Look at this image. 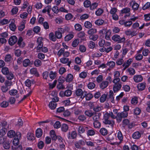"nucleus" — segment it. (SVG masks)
Instances as JSON below:
<instances>
[{
    "label": "nucleus",
    "mask_w": 150,
    "mask_h": 150,
    "mask_svg": "<svg viewBox=\"0 0 150 150\" xmlns=\"http://www.w3.org/2000/svg\"><path fill=\"white\" fill-rule=\"evenodd\" d=\"M99 33L101 35H105V38L107 40H110V36L111 33V31L110 30L103 29L99 32Z\"/></svg>",
    "instance_id": "1"
},
{
    "label": "nucleus",
    "mask_w": 150,
    "mask_h": 150,
    "mask_svg": "<svg viewBox=\"0 0 150 150\" xmlns=\"http://www.w3.org/2000/svg\"><path fill=\"white\" fill-rule=\"evenodd\" d=\"M128 115L127 112H118L117 114L116 119L118 122L121 121L122 118L127 117Z\"/></svg>",
    "instance_id": "2"
},
{
    "label": "nucleus",
    "mask_w": 150,
    "mask_h": 150,
    "mask_svg": "<svg viewBox=\"0 0 150 150\" xmlns=\"http://www.w3.org/2000/svg\"><path fill=\"white\" fill-rule=\"evenodd\" d=\"M117 9L115 7L111 8L110 11V13L112 15V18L115 21H117L119 17L116 14Z\"/></svg>",
    "instance_id": "3"
},
{
    "label": "nucleus",
    "mask_w": 150,
    "mask_h": 150,
    "mask_svg": "<svg viewBox=\"0 0 150 150\" xmlns=\"http://www.w3.org/2000/svg\"><path fill=\"white\" fill-rule=\"evenodd\" d=\"M112 39L114 41L117 42L119 43L124 42L125 40L124 37L121 38L120 35L117 34L112 36Z\"/></svg>",
    "instance_id": "4"
},
{
    "label": "nucleus",
    "mask_w": 150,
    "mask_h": 150,
    "mask_svg": "<svg viewBox=\"0 0 150 150\" xmlns=\"http://www.w3.org/2000/svg\"><path fill=\"white\" fill-rule=\"evenodd\" d=\"M1 129L0 132V134L1 135H4L5 134L6 129L8 127L7 122L5 121H3L1 122Z\"/></svg>",
    "instance_id": "5"
},
{
    "label": "nucleus",
    "mask_w": 150,
    "mask_h": 150,
    "mask_svg": "<svg viewBox=\"0 0 150 150\" xmlns=\"http://www.w3.org/2000/svg\"><path fill=\"white\" fill-rule=\"evenodd\" d=\"M16 136L17 138H15L13 140V143L14 145H18L19 143V139L21 137V134L20 132H17L16 134Z\"/></svg>",
    "instance_id": "6"
},
{
    "label": "nucleus",
    "mask_w": 150,
    "mask_h": 150,
    "mask_svg": "<svg viewBox=\"0 0 150 150\" xmlns=\"http://www.w3.org/2000/svg\"><path fill=\"white\" fill-rule=\"evenodd\" d=\"M51 9V6H50L48 5L46 6L42 10V12L43 13H45L47 12V13L49 16L51 18H52V16L50 14V11Z\"/></svg>",
    "instance_id": "7"
},
{
    "label": "nucleus",
    "mask_w": 150,
    "mask_h": 150,
    "mask_svg": "<svg viewBox=\"0 0 150 150\" xmlns=\"http://www.w3.org/2000/svg\"><path fill=\"white\" fill-rule=\"evenodd\" d=\"M129 4L132 6V9L134 11L137 10L139 6V4L137 3L135 1H130L129 3Z\"/></svg>",
    "instance_id": "8"
},
{
    "label": "nucleus",
    "mask_w": 150,
    "mask_h": 150,
    "mask_svg": "<svg viewBox=\"0 0 150 150\" xmlns=\"http://www.w3.org/2000/svg\"><path fill=\"white\" fill-rule=\"evenodd\" d=\"M17 38L15 36H11L9 39L8 43L10 45H14L17 41Z\"/></svg>",
    "instance_id": "9"
},
{
    "label": "nucleus",
    "mask_w": 150,
    "mask_h": 150,
    "mask_svg": "<svg viewBox=\"0 0 150 150\" xmlns=\"http://www.w3.org/2000/svg\"><path fill=\"white\" fill-rule=\"evenodd\" d=\"M85 142L82 140H80L74 143L75 147L77 149H80L81 146L85 145Z\"/></svg>",
    "instance_id": "10"
},
{
    "label": "nucleus",
    "mask_w": 150,
    "mask_h": 150,
    "mask_svg": "<svg viewBox=\"0 0 150 150\" xmlns=\"http://www.w3.org/2000/svg\"><path fill=\"white\" fill-rule=\"evenodd\" d=\"M133 79L135 82L138 83L143 80V77L140 75H136L133 76Z\"/></svg>",
    "instance_id": "11"
},
{
    "label": "nucleus",
    "mask_w": 150,
    "mask_h": 150,
    "mask_svg": "<svg viewBox=\"0 0 150 150\" xmlns=\"http://www.w3.org/2000/svg\"><path fill=\"white\" fill-rule=\"evenodd\" d=\"M26 21H22L19 24L18 26V30L19 31H22L24 30L25 28Z\"/></svg>",
    "instance_id": "12"
},
{
    "label": "nucleus",
    "mask_w": 150,
    "mask_h": 150,
    "mask_svg": "<svg viewBox=\"0 0 150 150\" xmlns=\"http://www.w3.org/2000/svg\"><path fill=\"white\" fill-rule=\"evenodd\" d=\"M76 95L78 97H80L82 99L84 98V92L81 89H79L76 90L75 92Z\"/></svg>",
    "instance_id": "13"
},
{
    "label": "nucleus",
    "mask_w": 150,
    "mask_h": 150,
    "mask_svg": "<svg viewBox=\"0 0 150 150\" xmlns=\"http://www.w3.org/2000/svg\"><path fill=\"white\" fill-rule=\"evenodd\" d=\"M77 136V133L76 131H73L71 132H69L68 135V139H74Z\"/></svg>",
    "instance_id": "14"
},
{
    "label": "nucleus",
    "mask_w": 150,
    "mask_h": 150,
    "mask_svg": "<svg viewBox=\"0 0 150 150\" xmlns=\"http://www.w3.org/2000/svg\"><path fill=\"white\" fill-rule=\"evenodd\" d=\"M88 129L87 126H80L79 127L78 130L79 133L80 134L83 133L86 129Z\"/></svg>",
    "instance_id": "15"
},
{
    "label": "nucleus",
    "mask_w": 150,
    "mask_h": 150,
    "mask_svg": "<svg viewBox=\"0 0 150 150\" xmlns=\"http://www.w3.org/2000/svg\"><path fill=\"white\" fill-rule=\"evenodd\" d=\"M15 20L14 19H12L11 23L9 25V27L10 29L12 31H14L15 30L16 26L14 23Z\"/></svg>",
    "instance_id": "16"
},
{
    "label": "nucleus",
    "mask_w": 150,
    "mask_h": 150,
    "mask_svg": "<svg viewBox=\"0 0 150 150\" xmlns=\"http://www.w3.org/2000/svg\"><path fill=\"white\" fill-rule=\"evenodd\" d=\"M42 40L43 39L41 37H39L38 38L37 42L38 44L37 47L38 49H40L42 47L43 45L42 42Z\"/></svg>",
    "instance_id": "17"
},
{
    "label": "nucleus",
    "mask_w": 150,
    "mask_h": 150,
    "mask_svg": "<svg viewBox=\"0 0 150 150\" xmlns=\"http://www.w3.org/2000/svg\"><path fill=\"white\" fill-rule=\"evenodd\" d=\"M122 87V85L120 83L117 84H114L113 88V90L114 92L118 91L120 90Z\"/></svg>",
    "instance_id": "18"
},
{
    "label": "nucleus",
    "mask_w": 150,
    "mask_h": 150,
    "mask_svg": "<svg viewBox=\"0 0 150 150\" xmlns=\"http://www.w3.org/2000/svg\"><path fill=\"white\" fill-rule=\"evenodd\" d=\"M84 97H85L86 100H89L93 97V95L89 93H87L86 91H84Z\"/></svg>",
    "instance_id": "19"
},
{
    "label": "nucleus",
    "mask_w": 150,
    "mask_h": 150,
    "mask_svg": "<svg viewBox=\"0 0 150 150\" xmlns=\"http://www.w3.org/2000/svg\"><path fill=\"white\" fill-rule=\"evenodd\" d=\"M125 33L127 35H131L132 36L136 35L137 34L136 31L134 30H128L125 31Z\"/></svg>",
    "instance_id": "20"
},
{
    "label": "nucleus",
    "mask_w": 150,
    "mask_h": 150,
    "mask_svg": "<svg viewBox=\"0 0 150 150\" xmlns=\"http://www.w3.org/2000/svg\"><path fill=\"white\" fill-rule=\"evenodd\" d=\"M146 85V84L145 83H139L137 85V88L139 90L142 91L145 88Z\"/></svg>",
    "instance_id": "21"
},
{
    "label": "nucleus",
    "mask_w": 150,
    "mask_h": 150,
    "mask_svg": "<svg viewBox=\"0 0 150 150\" xmlns=\"http://www.w3.org/2000/svg\"><path fill=\"white\" fill-rule=\"evenodd\" d=\"M23 38L21 37H20L18 41V44L19 46L21 47H23L25 46L24 42L23 41Z\"/></svg>",
    "instance_id": "22"
},
{
    "label": "nucleus",
    "mask_w": 150,
    "mask_h": 150,
    "mask_svg": "<svg viewBox=\"0 0 150 150\" xmlns=\"http://www.w3.org/2000/svg\"><path fill=\"white\" fill-rule=\"evenodd\" d=\"M42 134V131L40 128H38L36 129L35 132L36 136L37 138H40Z\"/></svg>",
    "instance_id": "23"
},
{
    "label": "nucleus",
    "mask_w": 150,
    "mask_h": 150,
    "mask_svg": "<svg viewBox=\"0 0 150 150\" xmlns=\"http://www.w3.org/2000/svg\"><path fill=\"white\" fill-rule=\"evenodd\" d=\"M50 135L53 140H55L57 139V136L54 130H52L50 131Z\"/></svg>",
    "instance_id": "24"
},
{
    "label": "nucleus",
    "mask_w": 150,
    "mask_h": 150,
    "mask_svg": "<svg viewBox=\"0 0 150 150\" xmlns=\"http://www.w3.org/2000/svg\"><path fill=\"white\" fill-rule=\"evenodd\" d=\"M71 109L72 110V112H74L75 115H78L81 113V110L76 107H73L71 108Z\"/></svg>",
    "instance_id": "25"
},
{
    "label": "nucleus",
    "mask_w": 150,
    "mask_h": 150,
    "mask_svg": "<svg viewBox=\"0 0 150 150\" xmlns=\"http://www.w3.org/2000/svg\"><path fill=\"white\" fill-rule=\"evenodd\" d=\"M49 106L51 109L54 110L56 107L57 104L54 101H52L49 103Z\"/></svg>",
    "instance_id": "26"
},
{
    "label": "nucleus",
    "mask_w": 150,
    "mask_h": 150,
    "mask_svg": "<svg viewBox=\"0 0 150 150\" xmlns=\"http://www.w3.org/2000/svg\"><path fill=\"white\" fill-rule=\"evenodd\" d=\"M133 61V59L132 58L129 59H128L126 63H124L123 66L125 68H126L129 66L130 64Z\"/></svg>",
    "instance_id": "27"
},
{
    "label": "nucleus",
    "mask_w": 150,
    "mask_h": 150,
    "mask_svg": "<svg viewBox=\"0 0 150 150\" xmlns=\"http://www.w3.org/2000/svg\"><path fill=\"white\" fill-rule=\"evenodd\" d=\"M141 136L140 133L138 131L134 132L132 134V137L134 139H138Z\"/></svg>",
    "instance_id": "28"
},
{
    "label": "nucleus",
    "mask_w": 150,
    "mask_h": 150,
    "mask_svg": "<svg viewBox=\"0 0 150 150\" xmlns=\"http://www.w3.org/2000/svg\"><path fill=\"white\" fill-rule=\"evenodd\" d=\"M27 138L28 140L33 141L35 139L34 134L31 133H28L27 134Z\"/></svg>",
    "instance_id": "29"
},
{
    "label": "nucleus",
    "mask_w": 150,
    "mask_h": 150,
    "mask_svg": "<svg viewBox=\"0 0 150 150\" xmlns=\"http://www.w3.org/2000/svg\"><path fill=\"white\" fill-rule=\"evenodd\" d=\"M12 19H8L6 18H4L1 21V25H5L11 21Z\"/></svg>",
    "instance_id": "30"
},
{
    "label": "nucleus",
    "mask_w": 150,
    "mask_h": 150,
    "mask_svg": "<svg viewBox=\"0 0 150 150\" xmlns=\"http://www.w3.org/2000/svg\"><path fill=\"white\" fill-rule=\"evenodd\" d=\"M16 135L15 132L13 130L9 131L7 133L8 136L10 138H12Z\"/></svg>",
    "instance_id": "31"
},
{
    "label": "nucleus",
    "mask_w": 150,
    "mask_h": 150,
    "mask_svg": "<svg viewBox=\"0 0 150 150\" xmlns=\"http://www.w3.org/2000/svg\"><path fill=\"white\" fill-rule=\"evenodd\" d=\"M108 85V82L104 81L100 83V87L101 89H103L106 88Z\"/></svg>",
    "instance_id": "32"
},
{
    "label": "nucleus",
    "mask_w": 150,
    "mask_h": 150,
    "mask_svg": "<svg viewBox=\"0 0 150 150\" xmlns=\"http://www.w3.org/2000/svg\"><path fill=\"white\" fill-rule=\"evenodd\" d=\"M95 131L94 129H90L88 130L86 132V134L88 136H93L95 134Z\"/></svg>",
    "instance_id": "33"
},
{
    "label": "nucleus",
    "mask_w": 150,
    "mask_h": 150,
    "mask_svg": "<svg viewBox=\"0 0 150 150\" xmlns=\"http://www.w3.org/2000/svg\"><path fill=\"white\" fill-rule=\"evenodd\" d=\"M33 80H30L29 79H27L25 81V84L28 87H30L31 86L32 83H33Z\"/></svg>",
    "instance_id": "34"
},
{
    "label": "nucleus",
    "mask_w": 150,
    "mask_h": 150,
    "mask_svg": "<svg viewBox=\"0 0 150 150\" xmlns=\"http://www.w3.org/2000/svg\"><path fill=\"white\" fill-rule=\"evenodd\" d=\"M69 129L68 125L66 124H62L61 126V130L64 132H67Z\"/></svg>",
    "instance_id": "35"
},
{
    "label": "nucleus",
    "mask_w": 150,
    "mask_h": 150,
    "mask_svg": "<svg viewBox=\"0 0 150 150\" xmlns=\"http://www.w3.org/2000/svg\"><path fill=\"white\" fill-rule=\"evenodd\" d=\"M73 78V75L71 74H68L66 78V80L67 82H69L71 81Z\"/></svg>",
    "instance_id": "36"
},
{
    "label": "nucleus",
    "mask_w": 150,
    "mask_h": 150,
    "mask_svg": "<svg viewBox=\"0 0 150 150\" xmlns=\"http://www.w3.org/2000/svg\"><path fill=\"white\" fill-rule=\"evenodd\" d=\"M74 37V35L72 34H69L67 35L64 38V40L66 41H68L70 40Z\"/></svg>",
    "instance_id": "37"
},
{
    "label": "nucleus",
    "mask_w": 150,
    "mask_h": 150,
    "mask_svg": "<svg viewBox=\"0 0 150 150\" xmlns=\"http://www.w3.org/2000/svg\"><path fill=\"white\" fill-rule=\"evenodd\" d=\"M57 73L55 71H51L49 74L50 77L52 80L54 79L56 76Z\"/></svg>",
    "instance_id": "38"
},
{
    "label": "nucleus",
    "mask_w": 150,
    "mask_h": 150,
    "mask_svg": "<svg viewBox=\"0 0 150 150\" xmlns=\"http://www.w3.org/2000/svg\"><path fill=\"white\" fill-rule=\"evenodd\" d=\"M103 122L105 124L109 125L111 127H112L115 124V122L113 120H108L106 121H104Z\"/></svg>",
    "instance_id": "39"
},
{
    "label": "nucleus",
    "mask_w": 150,
    "mask_h": 150,
    "mask_svg": "<svg viewBox=\"0 0 150 150\" xmlns=\"http://www.w3.org/2000/svg\"><path fill=\"white\" fill-rule=\"evenodd\" d=\"M127 71L130 75H133L135 73V70L133 68L130 67L127 69Z\"/></svg>",
    "instance_id": "40"
},
{
    "label": "nucleus",
    "mask_w": 150,
    "mask_h": 150,
    "mask_svg": "<svg viewBox=\"0 0 150 150\" xmlns=\"http://www.w3.org/2000/svg\"><path fill=\"white\" fill-rule=\"evenodd\" d=\"M141 112V109L138 107H136L133 110L134 114L135 115H139Z\"/></svg>",
    "instance_id": "41"
},
{
    "label": "nucleus",
    "mask_w": 150,
    "mask_h": 150,
    "mask_svg": "<svg viewBox=\"0 0 150 150\" xmlns=\"http://www.w3.org/2000/svg\"><path fill=\"white\" fill-rule=\"evenodd\" d=\"M42 64V62L41 60L38 59L35 60L34 62V64L37 67L40 66Z\"/></svg>",
    "instance_id": "42"
},
{
    "label": "nucleus",
    "mask_w": 150,
    "mask_h": 150,
    "mask_svg": "<svg viewBox=\"0 0 150 150\" xmlns=\"http://www.w3.org/2000/svg\"><path fill=\"white\" fill-rule=\"evenodd\" d=\"M97 32V30L95 28H91L89 30L87 31V33L89 35H92Z\"/></svg>",
    "instance_id": "43"
},
{
    "label": "nucleus",
    "mask_w": 150,
    "mask_h": 150,
    "mask_svg": "<svg viewBox=\"0 0 150 150\" xmlns=\"http://www.w3.org/2000/svg\"><path fill=\"white\" fill-rule=\"evenodd\" d=\"M87 74V72L83 71L79 74V77L81 78L84 79L86 77Z\"/></svg>",
    "instance_id": "44"
},
{
    "label": "nucleus",
    "mask_w": 150,
    "mask_h": 150,
    "mask_svg": "<svg viewBox=\"0 0 150 150\" xmlns=\"http://www.w3.org/2000/svg\"><path fill=\"white\" fill-rule=\"evenodd\" d=\"M54 34L52 32H51L49 34V38L51 40L53 41H55L56 40Z\"/></svg>",
    "instance_id": "45"
},
{
    "label": "nucleus",
    "mask_w": 150,
    "mask_h": 150,
    "mask_svg": "<svg viewBox=\"0 0 150 150\" xmlns=\"http://www.w3.org/2000/svg\"><path fill=\"white\" fill-rule=\"evenodd\" d=\"M85 27L87 28H90L92 27V24L89 21H86L84 23Z\"/></svg>",
    "instance_id": "46"
},
{
    "label": "nucleus",
    "mask_w": 150,
    "mask_h": 150,
    "mask_svg": "<svg viewBox=\"0 0 150 150\" xmlns=\"http://www.w3.org/2000/svg\"><path fill=\"white\" fill-rule=\"evenodd\" d=\"M100 132L101 134L103 135H105L107 134L108 133V131L105 128H101L100 130Z\"/></svg>",
    "instance_id": "47"
},
{
    "label": "nucleus",
    "mask_w": 150,
    "mask_h": 150,
    "mask_svg": "<svg viewBox=\"0 0 150 150\" xmlns=\"http://www.w3.org/2000/svg\"><path fill=\"white\" fill-rule=\"evenodd\" d=\"M98 37V36L97 35H90L89 38L90 40L96 41L97 40Z\"/></svg>",
    "instance_id": "48"
},
{
    "label": "nucleus",
    "mask_w": 150,
    "mask_h": 150,
    "mask_svg": "<svg viewBox=\"0 0 150 150\" xmlns=\"http://www.w3.org/2000/svg\"><path fill=\"white\" fill-rule=\"evenodd\" d=\"M1 71L2 73L5 75H6L9 72L8 68L6 67L3 68Z\"/></svg>",
    "instance_id": "49"
},
{
    "label": "nucleus",
    "mask_w": 150,
    "mask_h": 150,
    "mask_svg": "<svg viewBox=\"0 0 150 150\" xmlns=\"http://www.w3.org/2000/svg\"><path fill=\"white\" fill-rule=\"evenodd\" d=\"M106 64L110 68H113L115 65V62L113 61H110L108 62Z\"/></svg>",
    "instance_id": "50"
},
{
    "label": "nucleus",
    "mask_w": 150,
    "mask_h": 150,
    "mask_svg": "<svg viewBox=\"0 0 150 150\" xmlns=\"http://www.w3.org/2000/svg\"><path fill=\"white\" fill-rule=\"evenodd\" d=\"M85 143L86 145L89 146L94 147L95 146V142L92 141H86Z\"/></svg>",
    "instance_id": "51"
},
{
    "label": "nucleus",
    "mask_w": 150,
    "mask_h": 150,
    "mask_svg": "<svg viewBox=\"0 0 150 150\" xmlns=\"http://www.w3.org/2000/svg\"><path fill=\"white\" fill-rule=\"evenodd\" d=\"M30 63V61L28 59H25L23 62V65L24 67H27L29 65Z\"/></svg>",
    "instance_id": "52"
},
{
    "label": "nucleus",
    "mask_w": 150,
    "mask_h": 150,
    "mask_svg": "<svg viewBox=\"0 0 150 150\" xmlns=\"http://www.w3.org/2000/svg\"><path fill=\"white\" fill-rule=\"evenodd\" d=\"M121 80L123 82H127L128 81L129 79L126 75H123L121 77Z\"/></svg>",
    "instance_id": "53"
},
{
    "label": "nucleus",
    "mask_w": 150,
    "mask_h": 150,
    "mask_svg": "<svg viewBox=\"0 0 150 150\" xmlns=\"http://www.w3.org/2000/svg\"><path fill=\"white\" fill-rule=\"evenodd\" d=\"M129 122V120L127 119L124 120L122 122V125L124 127L127 126Z\"/></svg>",
    "instance_id": "54"
},
{
    "label": "nucleus",
    "mask_w": 150,
    "mask_h": 150,
    "mask_svg": "<svg viewBox=\"0 0 150 150\" xmlns=\"http://www.w3.org/2000/svg\"><path fill=\"white\" fill-rule=\"evenodd\" d=\"M85 114L89 117H91L93 115L94 113L91 110H86L85 112Z\"/></svg>",
    "instance_id": "55"
},
{
    "label": "nucleus",
    "mask_w": 150,
    "mask_h": 150,
    "mask_svg": "<svg viewBox=\"0 0 150 150\" xmlns=\"http://www.w3.org/2000/svg\"><path fill=\"white\" fill-rule=\"evenodd\" d=\"M104 22V21L103 20L99 19L95 21V23L97 25H102Z\"/></svg>",
    "instance_id": "56"
},
{
    "label": "nucleus",
    "mask_w": 150,
    "mask_h": 150,
    "mask_svg": "<svg viewBox=\"0 0 150 150\" xmlns=\"http://www.w3.org/2000/svg\"><path fill=\"white\" fill-rule=\"evenodd\" d=\"M74 28L76 30L78 31H80L82 29L81 25L79 23H77L75 24L74 25Z\"/></svg>",
    "instance_id": "57"
},
{
    "label": "nucleus",
    "mask_w": 150,
    "mask_h": 150,
    "mask_svg": "<svg viewBox=\"0 0 150 150\" xmlns=\"http://www.w3.org/2000/svg\"><path fill=\"white\" fill-rule=\"evenodd\" d=\"M117 137L119 140L120 141L123 140V136L121 132L120 131H118L117 134Z\"/></svg>",
    "instance_id": "58"
},
{
    "label": "nucleus",
    "mask_w": 150,
    "mask_h": 150,
    "mask_svg": "<svg viewBox=\"0 0 150 150\" xmlns=\"http://www.w3.org/2000/svg\"><path fill=\"white\" fill-rule=\"evenodd\" d=\"M138 103L137 98L136 97L132 98L131 100V103L133 105H136Z\"/></svg>",
    "instance_id": "59"
},
{
    "label": "nucleus",
    "mask_w": 150,
    "mask_h": 150,
    "mask_svg": "<svg viewBox=\"0 0 150 150\" xmlns=\"http://www.w3.org/2000/svg\"><path fill=\"white\" fill-rule=\"evenodd\" d=\"M98 4L97 3L94 2L92 3L90 6V8L91 10L96 9L98 6Z\"/></svg>",
    "instance_id": "60"
},
{
    "label": "nucleus",
    "mask_w": 150,
    "mask_h": 150,
    "mask_svg": "<svg viewBox=\"0 0 150 150\" xmlns=\"http://www.w3.org/2000/svg\"><path fill=\"white\" fill-rule=\"evenodd\" d=\"M103 12V10L101 8H98L96 11L95 12V14L97 16H100Z\"/></svg>",
    "instance_id": "61"
},
{
    "label": "nucleus",
    "mask_w": 150,
    "mask_h": 150,
    "mask_svg": "<svg viewBox=\"0 0 150 150\" xmlns=\"http://www.w3.org/2000/svg\"><path fill=\"white\" fill-rule=\"evenodd\" d=\"M60 61L61 63L64 64H65L68 62L69 61V59L62 57L60 59Z\"/></svg>",
    "instance_id": "62"
},
{
    "label": "nucleus",
    "mask_w": 150,
    "mask_h": 150,
    "mask_svg": "<svg viewBox=\"0 0 150 150\" xmlns=\"http://www.w3.org/2000/svg\"><path fill=\"white\" fill-rule=\"evenodd\" d=\"M107 96L106 94H104L100 98V101L101 103L104 102L106 100Z\"/></svg>",
    "instance_id": "63"
},
{
    "label": "nucleus",
    "mask_w": 150,
    "mask_h": 150,
    "mask_svg": "<svg viewBox=\"0 0 150 150\" xmlns=\"http://www.w3.org/2000/svg\"><path fill=\"white\" fill-rule=\"evenodd\" d=\"M94 127L95 128H99L100 127V123L98 121H95L93 123Z\"/></svg>",
    "instance_id": "64"
}]
</instances>
